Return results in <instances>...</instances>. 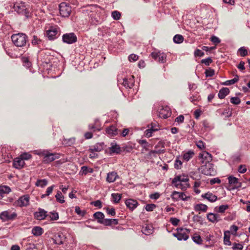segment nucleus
<instances>
[{
	"label": "nucleus",
	"mask_w": 250,
	"mask_h": 250,
	"mask_svg": "<svg viewBox=\"0 0 250 250\" xmlns=\"http://www.w3.org/2000/svg\"><path fill=\"white\" fill-rule=\"evenodd\" d=\"M11 39L13 43L18 47L24 46L27 41V36L23 33L14 34L11 36Z\"/></svg>",
	"instance_id": "f257e3e1"
},
{
	"label": "nucleus",
	"mask_w": 250,
	"mask_h": 250,
	"mask_svg": "<svg viewBox=\"0 0 250 250\" xmlns=\"http://www.w3.org/2000/svg\"><path fill=\"white\" fill-rule=\"evenodd\" d=\"M14 10L19 14L24 15L26 17H29V6L23 2H17L13 5Z\"/></svg>",
	"instance_id": "f03ea898"
},
{
	"label": "nucleus",
	"mask_w": 250,
	"mask_h": 250,
	"mask_svg": "<svg viewBox=\"0 0 250 250\" xmlns=\"http://www.w3.org/2000/svg\"><path fill=\"white\" fill-rule=\"evenodd\" d=\"M59 11L62 17H68L72 12V9L69 3L62 2L59 5Z\"/></svg>",
	"instance_id": "7ed1b4c3"
},
{
	"label": "nucleus",
	"mask_w": 250,
	"mask_h": 250,
	"mask_svg": "<svg viewBox=\"0 0 250 250\" xmlns=\"http://www.w3.org/2000/svg\"><path fill=\"white\" fill-rule=\"evenodd\" d=\"M37 154L43 156V161L46 163H50L59 158L58 154L51 153L45 150L37 153Z\"/></svg>",
	"instance_id": "20e7f679"
},
{
	"label": "nucleus",
	"mask_w": 250,
	"mask_h": 250,
	"mask_svg": "<svg viewBox=\"0 0 250 250\" xmlns=\"http://www.w3.org/2000/svg\"><path fill=\"white\" fill-rule=\"evenodd\" d=\"M200 170L203 174L208 176L214 175L216 173L214 166L211 163H206L202 166Z\"/></svg>",
	"instance_id": "39448f33"
},
{
	"label": "nucleus",
	"mask_w": 250,
	"mask_h": 250,
	"mask_svg": "<svg viewBox=\"0 0 250 250\" xmlns=\"http://www.w3.org/2000/svg\"><path fill=\"white\" fill-rule=\"evenodd\" d=\"M171 198L174 201H178L179 200L187 201L190 199V197L187 196L185 193L180 192L176 191H174L172 192Z\"/></svg>",
	"instance_id": "423d86ee"
},
{
	"label": "nucleus",
	"mask_w": 250,
	"mask_h": 250,
	"mask_svg": "<svg viewBox=\"0 0 250 250\" xmlns=\"http://www.w3.org/2000/svg\"><path fill=\"white\" fill-rule=\"evenodd\" d=\"M17 216V214L15 212L10 210L3 211L0 213V218L3 221L14 220Z\"/></svg>",
	"instance_id": "0eeeda50"
},
{
	"label": "nucleus",
	"mask_w": 250,
	"mask_h": 250,
	"mask_svg": "<svg viewBox=\"0 0 250 250\" xmlns=\"http://www.w3.org/2000/svg\"><path fill=\"white\" fill-rule=\"evenodd\" d=\"M30 198L28 195L21 196L15 201L14 205L20 207H27L29 205Z\"/></svg>",
	"instance_id": "6e6552de"
},
{
	"label": "nucleus",
	"mask_w": 250,
	"mask_h": 250,
	"mask_svg": "<svg viewBox=\"0 0 250 250\" xmlns=\"http://www.w3.org/2000/svg\"><path fill=\"white\" fill-rule=\"evenodd\" d=\"M58 33V28L57 26H51L46 31V37L49 40H54L57 38Z\"/></svg>",
	"instance_id": "1a4fd4ad"
},
{
	"label": "nucleus",
	"mask_w": 250,
	"mask_h": 250,
	"mask_svg": "<svg viewBox=\"0 0 250 250\" xmlns=\"http://www.w3.org/2000/svg\"><path fill=\"white\" fill-rule=\"evenodd\" d=\"M62 41L66 43L71 44L77 41V37L73 33H67L63 35Z\"/></svg>",
	"instance_id": "9d476101"
},
{
	"label": "nucleus",
	"mask_w": 250,
	"mask_h": 250,
	"mask_svg": "<svg viewBox=\"0 0 250 250\" xmlns=\"http://www.w3.org/2000/svg\"><path fill=\"white\" fill-rule=\"evenodd\" d=\"M47 216V212L42 208H39L38 210L34 213L35 218L39 220L44 219Z\"/></svg>",
	"instance_id": "9b49d317"
},
{
	"label": "nucleus",
	"mask_w": 250,
	"mask_h": 250,
	"mask_svg": "<svg viewBox=\"0 0 250 250\" xmlns=\"http://www.w3.org/2000/svg\"><path fill=\"white\" fill-rule=\"evenodd\" d=\"M25 165L24 161L20 157L15 158L13 161V167L17 169L22 168Z\"/></svg>",
	"instance_id": "f8f14e48"
},
{
	"label": "nucleus",
	"mask_w": 250,
	"mask_h": 250,
	"mask_svg": "<svg viewBox=\"0 0 250 250\" xmlns=\"http://www.w3.org/2000/svg\"><path fill=\"white\" fill-rule=\"evenodd\" d=\"M152 57L155 59H158V61L161 62H165L166 61L167 56L164 53H152Z\"/></svg>",
	"instance_id": "ddd939ff"
},
{
	"label": "nucleus",
	"mask_w": 250,
	"mask_h": 250,
	"mask_svg": "<svg viewBox=\"0 0 250 250\" xmlns=\"http://www.w3.org/2000/svg\"><path fill=\"white\" fill-rule=\"evenodd\" d=\"M64 239V236L62 233H58L55 236L53 240L54 244L57 245H61L63 244V240Z\"/></svg>",
	"instance_id": "4468645a"
},
{
	"label": "nucleus",
	"mask_w": 250,
	"mask_h": 250,
	"mask_svg": "<svg viewBox=\"0 0 250 250\" xmlns=\"http://www.w3.org/2000/svg\"><path fill=\"white\" fill-rule=\"evenodd\" d=\"M119 178V176L116 172L112 171L107 175L106 181L108 183H113Z\"/></svg>",
	"instance_id": "2eb2a0df"
},
{
	"label": "nucleus",
	"mask_w": 250,
	"mask_h": 250,
	"mask_svg": "<svg viewBox=\"0 0 250 250\" xmlns=\"http://www.w3.org/2000/svg\"><path fill=\"white\" fill-rule=\"evenodd\" d=\"M202 197L208 200L210 202H214L217 199V197L211 192H208L202 195Z\"/></svg>",
	"instance_id": "dca6fc26"
},
{
	"label": "nucleus",
	"mask_w": 250,
	"mask_h": 250,
	"mask_svg": "<svg viewBox=\"0 0 250 250\" xmlns=\"http://www.w3.org/2000/svg\"><path fill=\"white\" fill-rule=\"evenodd\" d=\"M200 158L203 159V163L204 162V161L206 163H209V162L212 160V156L208 152L204 151L202 153L200 154Z\"/></svg>",
	"instance_id": "f3484780"
},
{
	"label": "nucleus",
	"mask_w": 250,
	"mask_h": 250,
	"mask_svg": "<svg viewBox=\"0 0 250 250\" xmlns=\"http://www.w3.org/2000/svg\"><path fill=\"white\" fill-rule=\"evenodd\" d=\"M106 132L110 136H114L117 135L120 130L117 129L115 126L112 125L106 129Z\"/></svg>",
	"instance_id": "a211bd4d"
},
{
	"label": "nucleus",
	"mask_w": 250,
	"mask_h": 250,
	"mask_svg": "<svg viewBox=\"0 0 250 250\" xmlns=\"http://www.w3.org/2000/svg\"><path fill=\"white\" fill-rule=\"evenodd\" d=\"M100 223H102L105 226H109L111 225H117L118 223L117 219H106L103 221L99 220Z\"/></svg>",
	"instance_id": "6ab92c4d"
},
{
	"label": "nucleus",
	"mask_w": 250,
	"mask_h": 250,
	"mask_svg": "<svg viewBox=\"0 0 250 250\" xmlns=\"http://www.w3.org/2000/svg\"><path fill=\"white\" fill-rule=\"evenodd\" d=\"M181 232H178L176 234H174V236L177 237L178 240H187L188 238V234L183 231V229H181Z\"/></svg>",
	"instance_id": "aec40b11"
},
{
	"label": "nucleus",
	"mask_w": 250,
	"mask_h": 250,
	"mask_svg": "<svg viewBox=\"0 0 250 250\" xmlns=\"http://www.w3.org/2000/svg\"><path fill=\"white\" fill-rule=\"evenodd\" d=\"M109 149L112 153H119L121 151V148L116 143H111Z\"/></svg>",
	"instance_id": "412c9836"
},
{
	"label": "nucleus",
	"mask_w": 250,
	"mask_h": 250,
	"mask_svg": "<svg viewBox=\"0 0 250 250\" xmlns=\"http://www.w3.org/2000/svg\"><path fill=\"white\" fill-rule=\"evenodd\" d=\"M188 179L185 176H176L173 180L172 182H176V183H188Z\"/></svg>",
	"instance_id": "4be33fe9"
},
{
	"label": "nucleus",
	"mask_w": 250,
	"mask_h": 250,
	"mask_svg": "<svg viewBox=\"0 0 250 250\" xmlns=\"http://www.w3.org/2000/svg\"><path fill=\"white\" fill-rule=\"evenodd\" d=\"M125 204L129 208L132 210L136 208L137 202L132 199H128L126 200Z\"/></svg>",
	"instance_id": "5701e85b"
},
{
	"label": "nucleus",
	"mask_w": 250,
	"mask_h": 250,
	"mask_svg": "<svg viewBox=\"0 0 250 250\" xmlns=\"http://www.w3.org/2000/svg\"><path fill=\"white\" fill-rule=\"evenodd\" d=\"M229 92V90L227 87H224L220 90L218 96L220 99H224Z\"/></svg>",
	"instance_id": "b1692460"
},
{
	"label": "nucleus",
	"mask_w": 250,
	"mask_h": 250,
	"mask_svg": "<svg viewBox=\"0 0 250 250\" xmlns=\"http://www.w3.org/2000/svg\"><path fill=\"white\" fill-rule=\"evenodd\" d=\"M208 219L212 223L218 222L219 220V216L218 214L212 213H208L207 215Z\"/></svg>",
	"instance_id": "393cba45"
},
{
	"label": "nucleus",
	"mask_w": 250,
	"mask_h": 250,
	"mask_svg": "<svg viewBox=\"0 0 250 250\" xmlns=\"http://www.w3.org/2000/svg\"><path fill=\"white\" fill-rule=\"evenodd\" d=\"M207 209V206L203 204H197L194 206V209L196 211L206 212Z\"/></svg>",
	"instance_id": "a878e982"
},
{
	"label": "nucleus",
	"mask_w": 250,
	"mask_h": 250,
	"mask_svg": "<svg viewBox=\"0 0 250 250\" xmlns=\"http://www.w3.org/2000/svg\"><path fill=\"white\" fill-rule=\"evenodd\" d=\"M224 243L226 245L230 246L231 242L230 241V231H226L224 232Z\"/></svg>",
	"instance_id": "bb28decb"
},
{
	"label": "nucleus",
	"mask_w": 250,
	"mask_h": 250,
	"mask_svg": "<svg viewBox=\"0 0 250 250\" xmlns=\"http://www.w3.org/2000/svg\"><path fill=\"white\" fill-rule=\"evenodd\" d=\"M33 234L35 236L41 235L43 233V229L40 227H35L32 230Z\"/></svg>",
	"instance_id": "cd10ccee"
},
{
	"label": "nucleus",
	"mask_w": 250,
	"mask_h": 250,
	"mask_svg": "<svg viewBox=\"0 0 250 250\" xmlns=\"http://www.w3.org/2000/svg\"><path fill=\"white\" fill-rule=\"evenodd\" d=\"M172 184H174V186L177 188H180L182 190H186L188 187L189 186V184L188 183H184L182 184V183H176V182H172Z\"/></svg>",
	"instance_id": "c85d7f7f"
},
{
	"label": "nucleus",
	"mask_w": 250,
	"mask_h": 250,
	"mask_svg": "<svg viewBox=\"0 0 250 250\" xmlns=\"http://www.w3.org/2000/svg\"><path fill=\"white\" fill-rule=\"evenodd\" d=\"M142 231L146 235H149L153 232L152 227L151 226H146L145 228H143Z\"/></svg>",
	"instance_id": "c756f323"
},
{
	"label": "nucleus",
	"mask_w": 250,
	"mask_h": 250,
	"mask_svg": "<svg viewBox=\"0 0 250 250\" xmlns=\"http://www.w3.org/2000/svg\"><path fill=\"white\" fill-rule=\"evenodd\" d=\"M11 191L10 188L8 186H3L0 187V195H2L3 194H7Z\"/></svg>",
	"instance_id": "7c9ffc66"
},
{
	"label": "nucleus",
	"mask_w": 250,
	"mask_h": 250,
	"mask_svg": "<svg viewBox=\"0 0 250 250\" xmlns=\"http://www.w3.org/2000/svg\"><path fill=\"white\" fill-rule=\"evenodd\" d=\"M193 155L194 152L192 151H189L184 154L183 159L186 161H188L193 157Z\"/></svg>",
	"instance_id": "2f4dec72"
},
{
	"label": "nucleus",
	"mask_w": 250,
	"mask_h": 250,
	"mask_svg": "<svg viewBox=\"0 0 250 250\" xmlns=\"http://www.w3.org/2000/svg\"><path fill=\"white\" fill-rule=\"evenodd\" d=\"M56 200L60 203H63L64 202V196L62 195L61 191H58L55 195Z\"/></svg>",
	"instance_id": "473e14b6"
},
{
	"label": "nucleus",
	"mask_w": 250,
	"mask_h": 250,
	"mask_svg": "<svg viewBox=\"0 0 250 250\" xmlns=\"http://www.w3.org/2000/svg\"><path fill=\"white\" fill-rule=\"evenodd\" d=\"M229 183L231 185H233L234 186H237V184H238V180L236 177L233 176H229L228 178Z\"/></svg>",
	"instance_id": "72a5a7b5"
},
{
	"label": "nucleus",
	"mask_w": 250,
	"mask_h": 250,
	"mask_svg": "<svg viewBox=\"0 0 250 250\" xmlns=\"http://www.w3.org/2000/svg\"><path fill=\"white\" fill-rule=\"evenodd\" d=\"M47 184V181L45 179L38 180L36 183V185L38 187L43 188Z\"/></svg>",
	"instance_id": "f704fd0d"
},
{
	"label": "nucleus",
	"mask_w": 250,
	"mask_h": 250,
	"mask_svg": "<svg viewBox=\"0 0 250 250\" xmlns=\"http://www.w3.org/2000/svg\"><path fill=\"white\" fill-rule=\"evenodd\" d=\"M183 37L181 35H176L173 38V41L176 43H181L183 42Z\"/></svg>",
	"instance_id": "c9c22d12"
},
{
	"label": "nucleus",
	"mask_w": 250,
	"mask_h": 250,
	"mask_svg": "<svg viewBox=\"0 0 250 250\" xmlns=\"http://www.w3.org/2000/svg\"><path fill=\"white\" fill-rule=\"evenodd\" d=\"M111 196L113 199V201L117 203L121 199L122 195L119 193H112Z\"/></svg>",
	"instance_id": "e433bc0d"
},
{
	"label": "nucleus",
	"mask_w": 250,
	"mask_h": 250,
	"mask_svg": "<svg viewBox=\"0 0 250 250\" xmlns=\"http://www.w3.org/2000/svg\"><path fill=\"white\" fill-rule=\"evenodd\" d=\"M91 149L95 152L101 151L103 149V144H97Z\"/></svg>",
	"instance_id": "4c0bfd02"
},
{
	"label": "nucleus",
	"mask_w": 250,
	"mask_h": 250,
	"mask_svg": "<svg viewBox=\"0 0 250 250\" xmlns=\"http://www.w3.org/2000/svg\"><path fill=\"white\" fill-rule=\"evenodd\" d=\"M94 217L95 218L98 219L99 222V220L103 221V219H104V215L101 212H97L94 214Z\"/></svg>",
	"instance_id": "58836bf2"
},
{
	"label": "nucleus",
	"mask_w": 250,
	"mask_h": 250,
	"mask_svg": "<svg viewBox=\"0 0 250 250\" xmlns=\"http://www.w3.org/2000/svg\"><path fill=\"white\" fill-rule=\"evenodd\" d=\"M238 79H239L238 76H236L233 79H231V80H229V81H227L226 82H225L224 83V84L225 85H231V84H234L238 81Z\"/></svg>",
	"instance_id": "ea45409f"
},
{
	"label": "nucleus",
	"mask_w": 250,
	"mask_h": 250,
	"mask_svg": "<svg viewBox=\"0 0 250 250\" xmlns=\"http://www.w3.org/2000/svg\"><path fill=\"white\" fill-rule=\"evenodd\" d=\"M75 212L78 215L80 216H83L85 214V211L84 210H81L79 207H75Z\"/></svg>",
	"instance_id": "a19ab883"
},
{
	"label": "nucleus",
	"mask_w": 250,
	"mask_h": 250,
	"mask_svg": "<svg viewBox=\"0 0 250 250\" xmlns=\"http://www.w3.org/2000/svg\"><path fill=\"white\" fill-rule=\"evenodd\" d=\"M182 165V162L179 159V158L177 157L175 161L174 167L177 169H179L181 168Z\"/></svg>",
	"instance_id": "79ce46f5"
},
{
	"label": "nucleus",
	"mask_w": 250,
	"mask_h": 250,
	"mask_svg": "<svg viewBox=\"0 0 250 250\" xmlns=\"http://www.w3.org/2000/svg\"><path fill=\"white\" fill-rule=\"evenodd\" d=\"M92 169H89L87 167L83 166L81 167V172L82 174H86L88 172H92Z\"/></svg>",
	"instance_id": "37998d69"
},
{
	"label": "nucleus",
	"mask_w": 250,
	"mask_h": 250,
	"mask_svg": "<svg viewBox=\"0 0 250 250\" xmlns=\"http://www.w3.org/2000/svg\"><path fill=\"white\" fill-rule=\"evenodd\" d=\"M133 83L132 81L130 83H128V81L127 79H124L123 80V84L126 88H131L133 86Z\"/></svg>",
	"instance_id": "c03bdc74"
},
{
	"label": "nucleus",
	"mask_w": 250,
	"mask_h": 250,
	"mask_svg": "<svg viewBox=\"0 0 250 250\" xmlns=\"http://www.w3.org/2000/svg\"><path fill=\"white\" fill-rule=\"evenodd\" d=\"M192 239L193 241L197 244H201L202 242L201 238L199 235H194L192 237Z\"/></svg>",
	"instance_id": "a18cd8bd"
},
{
	"label": "nucleus",
	"mask_w": 250,
	"mask_h": 250,
	"mask_svg": "<svg viewBox=\"0 0 250 250\" xmlns=\"http://www.w3.org/2000/svg\"><path fill=\"white\" fill-rule=\"evenodd\" d=\"M54 185H53V186H52L51 187H48L47 189H46V194H44V195H42V198H43V197H44L46 196L49 195L52 193V192L53 191V189L54 188Z\"/></svg>",
	"instance_id": "49530a36"
},
{
	"label": "nucleus",
	"mask_w": 250,
	"mask_h": 250,
	"mask_svg": "<svg viewBox=\"0 0 250 250\" xmlns=\"http://www.w3.org/2000/svg\"><path fill=\"white\" fill-rule=\"evenodd\" d=\"M112 16L114 20H118L121 17V14L117 11H114L112 13Z\"/></svg>",
	"instance_id": "de8ad7c7"
},
{
	"label": "nucleus",
	"mask_w": 250,
	"mask_h": 250,
	"mask_svg": "<svg viewBox=\"0 0 250 250\" xmlns=\"http://www.w3.org/2000/svg\"><path fill=\"white\" fill-rule=\"evenodd\" d=\"M229 208L228 205H223L219 207L218 212L220 213H223L225 211Z\"/></svg>",
	"instance_id": "09e8293b"
},
{
	"label": "nucleus",
	"mask_w": 250,
	"mask_h": 250,
	"mask_svg": "<svg viewBox=\"0 0 250 250\" xmlns=\"http://www.w3.org/2000/svg\"><path fill=\"white\" fill-rule=\"evenodd\" d=\"M31 155L28 153H23L21 154L20 157L24 161V160H29L31 158Z\"/></svg>",
	"instance_id": "8fccbe9b"
},
{
	"label": "nucleus",
	"mask_w": 250,
	"mask_h": 250,
	"mask_svg": "<svg viewBox=\"0 0 250 250\" xmlns=\"http://www.w3.org/2000/svg\"><path fill=\"white\" fill-rule=\"evenodd\" d=\"M230 102L234 104H238L240 103V99L237 97H231L230 99Z\"/></svg>",
	"instance_id": "3c124183"
},
{
	"label": "nucleus",
	"mask_w": 250,
	"mask_h": 250,
	"mask_svg": "<svg viewBox=\"0 0 250 250\" xmlns=\"http://www.w3.org/2000/svg\"><path fill=\"white\" fill-rule=\"evenodd\" d=\"M232 249L234 250H242L243 248V246L239 243H234L233 244V246L232 247Z\"/></svg>",
	"instance_id": "603ef678"
},
{
	"label": "nucleus",
	"mask_w": 250,
	"mask_h": 250,
	"mask_svg": "<svg viewBox=\"0 0 250 250\" xmlns=\"http://www.w3.org/2000/svg\"><path fill=\"white\" fill-rule=\"evenodd\" d=\"M156 206L154 204H148L146 205L145 208L148 211H151Z\"/></svg>",
	"instance_id": "864d4df0"
},
{
	"label": "nucleus",
	"mask_w": 250,
	"mask_h": 250,
	"mask_svg": "<svg viewBox=\"0 0 250 250\" xmlns=\"http://www.w3.org/2000/svg\"><path fill=\"white\" fill-rule=\"evenodd\" d=\"M49 217L52 220H57L59 219V215L56 212H52L51 213Z\"/></svg>",
	"instance_id": "5fc2aeb1"
},
{
	"label": "nucleus",
	"mask_w": 250,
	"mask_h": 250,
	"mask_svg": "<svg viewBox=\"0 0 250 250\" xmlns=\"http://www.w3.org/2000/svg\"><path fill=\"white\" fill-rule=\"evenodd\" d=\"M205 73L207 77H211L214 74V70L211 69H208L206 70Z\"/></svg>",
	"instance_id": "6e6d98bb"
},
{
	"label": "nucleus",
	"mask_w": 250,
	"mask_h": 250,
	"mask_svg": "<svg viewBox=\"0 0 250 250\" xmlns=\"http://www.w3.org/2000/svg\"><path fill=\"white\" fill-rule=\"evenodd\" d=\"M239 52L241 56H245L247 55V50L244 47H241L239 49Z\"/></svg>",
	"instance_id": "4d7b16f0"
},
{
	"label": "nucleus",
	"mask_w": 250,
	"mask_h": 250,
	"mask_svg": "<svg viewBox=\"0 0 250 250\" xmlns=\"http://www.w3.org/2000/svg\"><path fill=\"white\" fill-rule=\"evenodd\" d=\"M180 222V220L176 218H171L170 219V222L173 225V226H177L178 225L179 222Z\"/></svg>",
	"instance_id": "13d9d810"
},
{
	"label": "nucleus",
	"mask_w": 250,
	"mask_h": 250,
	"mask_svg": "<svg viewBox=\"0 0 250 250\" xmlns=\"http://www.w3.org/2000/svg\"><path fill=\"white\" fill-rule=\"evenodd\" d=\"M194 55L195 57H202L204 55V53L200 49H196L194 52Z\"/></svg>",
	"instance_id": "bf43d9fd"
},
{
	"label": "nucleus",
	"mask_w": 250,
	"mask_h": 250,
	"mask_svg": "<svg viewBox=\"0 0 250 250\" xmlns=\"http://www.w3.org/2000/svg\"><path fill=\"white\" fill-rule=\"evenodd\" d=\"M230 229L231 233L234 235L236 234L237 231L238 230V228L235 225H232L230 227Z\"/></svg>",
	"instance_id": "052dcab7"
},
{
	"label": "nucleus",
	"mask_w": 250,
	"mask_h": 250,
	"mask_svg": "<svg viewBox=\"0 0 250 250\" xmlns=\"http://www.w3.org/2000/svg\"><path fill=\"white\" fill-rule=\"evenodd\" d=\"M129 60L130 62H135L137 61L138 59V57L137 55L135 54H131L128 57Z\"/></svg>",
	"instance_id": "680f3d73"
},
{
	"label": "nucleus",
	"mask_w": 250,
	"mask_h": 250,
	"mask_svg": "<svg viewBox=\"0 0 250 250\" xmlns=\"http://www.w3.org/2000/svg\"><path fill=\"white\" fill-rule=\"evenodd\" d=\"M196 145L198 148L201 149L205 148L204 143L202 141H198L196 142Z\"/></svg>",
	"instance_id": "e2e57ef3"
},
{
	"label": "nucleus",
	"mask_w": 250,
	"mask_h": 250,
	"mask_svg": "<svg viewBox=\"0 0 250 250\" xmlns=\"http://www.w3.org/2000/svg\"><path fill=\"white\" fill-rule=\"evenodd\" d=\"M106 211L108 214H110L112 216L115 215L116 213H115V209L114 208H106Z\"/></svg>",
	"instance_id": "0e129e2a"
},
{
	"label": "nucleus",
	"mask_w": 250,
	"mask_h": 250,
	"mask_svg": "<svg viewBox=\"0 0 250 250\" xmlns=\"http://www.w3.org/2000/svg\"><path fill=\"white\" fill-rule=\"evenodd\" d=\"M212 62V60L210 58H208L202 60V62L205 63L206 65H208Z\"/></svg>",
	"instance_id": "69168bd1"
},
{
	"label": "nucleus",
	"mask_w": 250,
	"mask_h": 250,
	"mask_svg": "<svg viewBox=\"0 0 250 250\" xmlns=\"http://www.w3.org/2000/svg\"><path fill=\"white\" fill-rule=\"evenodd\" d=\"M211 41L215 44L219 43L220 42L219 39L216 36H212L211 38Z\"/></svg>",
	"instance_id": "338daca9"
},
{
	"label": "nucleus",
	"mask_w": 250,
	"mask_h": 250,
	"mask_svg": "<svg viewBox=\"0 0 250 250\" xmlns=\"http://www.w3.org/2000/svg\"><path fill=\"white\" fill-rule=\"evenodd\" d=\"M238 171L241 173H244L247 171V168L245 166L241 165L239 167Z\"/></svg>",
	"instance_id": "774afa93"
}]
</instances>
